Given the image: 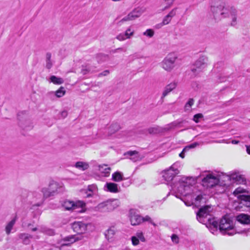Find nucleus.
I'll list each match as a JSON object with an SVG mask.
<instances>
[{
    "label": "nucleus",
    "mask_w": 250,
    "mask_h": 250,
    "mask_svg": "<svg viewBox=\"0 0 250 250\" xmlns=\"http://www.w3.org/2000/svg\"><path fill=\"white\" fill-rule=\"evenodd\" d=\"M175 164L171 166L169 169L165 170L163 177L167 181V185H170L172 188H177L178 192L186 196L190 193V187L192 185L193 180L189 177H182L177 175L179 171L175 167Z\"/></svg>",
    "instance_id": "f257e3e1"
},
{
    "label": "nucleus",
    "mask_w": 250,
    "mask_h": 250,
    "mask_svg": "<svg viewBox=\"0 0 250 250\" xmlns=\"http://www.w3.org/2000/svg\"><path fill=\"white\" fill-rule=\"evenodd\" d=\"M212 209L211 206L206 205L201 207L196 213V218L200 223L205 224L211 230L216 231L219 228L218 221L214 217L208 218V216L210 215Z\"/></svg>",
    "instance_id": "f03ea898"
},
{
    "label": "nucleus",
    "mask_w": 250,
    "mask_h": 250,
    "mask_svg": "<svg viewBox=\"0 0 250 250\" xmlns=\"http://www.w3.org/2000/svg\"><path fill=\"white\" fill-rule=\"evenodd\" d=\"M239 201V208L243 207L247 208V210L250 211V195H240L238 196ZM237 220L243 224H250V215L247 214L241 213L237 216Z\"/></svg>",
    "instance_id": "7ed1b4c3"
},
{
    "label": "nucleus",
    "mask_w": 250,
    "mask_h": 250,
    "mask_svg": "<svg viewBox=\"0 0 250 250\" xmlns=\"http://www.w3.org/2000/svg\"><path fill=\"white\" fill-rule=\"evenodd\" d=\"M64 188L62 183H59L51 180L49 184L48 188H43L42 189L43 198L44 199L56 194L62 192Z\"/></svg>",
    "instance_id": "20e7f679"
},
{
    "label": "nucleus",
    "mask_w": 250,
    "mask_h": 250,
    "mask_svg": "<svg viewBox=\"0 0 250 250\" xmlns=\"http://www.w3.org/2000/svg\"><path fill=\"white\" fill-rule=\"evenodd\" d=\"M219 229L220 232L224 234L233 235L236 233L232 221L226 217H224L220 220Z\"/></svg>",
    "instance_id": "39448f33"
},
{
    "label": "nucleus",
    "mask_w": 250,
    "mask_h": 250,
    "mask_svg": "<svg viewBox=\"0 0 250 250\" xmlns=\"http://www.w3.org/2000/svg\"><path fill=\"white\" fill-rule=\"evenodd\" d=\"M210 10L216 21L220 20L222 18L229 16V10L225 7L224 3H222L217 6L211 5Z\"/></svg>",
    "instance_id": "423d86ee"
},
{
    "label": "nucleus",
    "mask_w": 250,
    "mask_h": 250,
    "mask_svg": "<svg viewBox=\"0 0 250 250\" xmlns=\"http://www.w3.org/2000/svg\"><path fill=\"white\" fill-rule=\"evenodd\" d=\"M208 58L205 56H202L195 62L191 68V71L195 75H197L207 66Z\"/></svg>",
    "instance_id": "0eeeda50"
},
{
    "label": "nucleus",
    "mask_w": 250,
    "mask_h": 250,
    "mask_svg": "<svg viewBox=\"0 0 250 250\" xmlns=\"http://www.w3.org/2000/svg\"><path fill=\"white\" fill-rule=\"evenodd\" d=\"M202 182L204 187L206 188H212L219 185L220 179L212 175L208 174L203 178Z\"/></svg>",
    "instance_id": "6e6552de"
},
{
    "label": "nucleus",
    "mask_w": 250,
    "mask_h": 250,
    "mask_svg": "<svg viewBox=\"0 0 250 250\" xmlns=\"http://www.w3.org/2000/svg\"><path fill=\"white\" fill-rule=\"evenodd\" d=\"M83 236L81 234L70 235L62 238L61 240L62 242H63L61 245V248L65 246H70L71 244L75 242L82 240Z\"/></svg>",
    "instance_id": "1a4fd4ad"
},
{
    "label": "nucleus",
    "mask_w": 250,
    "mask_h": 250,
    "mask_svg": "<svg viewBox=\"0 0 250 250\" xmlns=\"http://www.w3.org/2000/svg\"><path fill=\"white\" fill-rule=\"evenodd\" d=\"M130 221L132 226H136L142 223L143 217L139 214V211L131 208L129 211Z\"/></svg>",
    "instance_id": "9d476101"
},
{
    "label": "nucleus",
    "mask_w": 250,
    "mask_h": 250,
    "mask_svg": "<svg viewBox=\"0 0 250 250\" xmlns=\"http://www.w3.org/2000/svg\"><path fill=\"white\" fill-rule=\"evenodd\" d=\"M176 58L174 54H168L162 62L163 67L167 71L171 70L174 67Z\"/></svg>",
    "instance_id": "9b49d317"
},
{
    "label": "nucleus",
    "mask_w": 250,
    "mask_h": 250,
    "mask_svg": "<svg viewBox=\"0 0 250 250\" xmlns=\"http://www.w3.org/2000/svg\"><path fill=\"white\" fill-rule=\"evenodd\" d=\"M71 229L77 233V234H83L86 230L88 224H85L81 221H75L70 224Z\"/></svg>",
    "instance_id": "f8f14e48"
},
{
    "label": "nucleus",
    "mask_w": 250,
    "mask_h": 250,
    "mask_svg": "<svg viewBox=\"0 0 250 250\" xmlns=\"http://www.w3.org/2000/svg\"><path fill=\"white\" fill-rule=\"evenodd\" d=\"M118 200L115 199L112 200H107L99 204V208H104V211H112L116 208L118 206Z\"/></svg>",
    "instance_id": "ddd939ff"
},
{
    "label": "nucleus",
    "mask_w": 250,
    "mask_h": 250,
    "mask_svg": "<svg viewBox=\"0 0 250 250\" xmlns=\"http://www.w3.org/2000/svg\"><path fill=\"white\" fill-rule=\"evenodd\" d=\"M142 11L140 8H136L130 12L126 16L123 18L120 22L134 20L139 17L142 14Z\"/></svg>",
    "instance_id": "4468645a"
},
{
    "label": "nucleus",
    "mask_w": 250,
    "mask_h": 250,
    "mask_svg": "<svg viewBox=\"0 0 250 250\" xmlns=\"http://www.w3.org/2000/svg\"><path fill=\"white\" fill-rule=\"evenodd\" d=\"M104 189L108 192L118 193L120 191V187L115 183L107 182L104 186Z\"/></svg>",
    "instance_id": "2eb2a0df"
},
{
    "label": "nucleus",
    "mask_w": 250,
    "mask_h": 250,
    "mask_svg": "<svg viewBox=\"0 0 250 250\" xmlns=\"http://www.w3.org/2000/svg\"><path fill=\"white\" fill-rule=\"evenodd\" d=\"M226 178L228 180L232 181V183H237V184H241L246 182V180L242 177V175H237L236 173H233L230 175H227Z\"/></svg>",
    "instance_id": "dca6fc26"
},
{
    "label": "nucleus",
    "mask_w": 250,
    "mask_h": 250,
    "mask_svg": "<svg viewBox=\"0 0 250 250\" xmlns=\"http://www.w3.org/2000/svg\"><path fill=\"white\" fill-rule=\"evenodd\" d=\"M177 83L175 82L171 83L167 85L165 87L164 90L163 92L161 99H163L166 96H167L171 91L174 89L177 86Z\"/></svg>",
    "instance_id": "f3484780"
},
{
    "label": "nucleus",
    "mask_w": 250,
    "mask_h": 250,
    "mask_svg": "<svg viewBox=\"0 0 250 250\" xmlns=\"http://www.w3.org/2000/svg\"><path fill=\"white\" fill-rule=\"evenodd\" d=\"M19 238L24 245H28L31 242V239L33 238V236L28 233H22L19 234Z\"/></svg>",
    "instance_id": "a211bd4d"
},
{
    "label": "nucleus",
    "mask_w": 250,
    "mask_h": 250,
    "mask_svg": "<svg viewBox=\"0 0 250 250\" xmlns=\"http://www.w3.org/2000/svg\"><path fill=\"white\" fill-rule=\"evenodd\" d=\"M197 192L198 194H196L195 192L193 193V195L192 197L194 199V204L196 206H199L201 202L203 200H205L203 198V195L201 191H198Z\"/></svg>",
    "instance_id": "6ab92c4d"
},
{
    "label": "nucleus",
    "mask_w": 250,
    "mask_h": 250,
    "mask_svg": "<svg viewBox=\"0 0 250 250\" xmlns=\"http://www.w3.org/2000/svg\"><path fill=\"white\" fill-rule=\"evenodd\" d=\"M20 113L18 114V119L20 121L19 123V126L22 128L23 130H31L33 128V125L30 124V122L28 120H26L25 121V123L26 125H24L22 122H21L20 119Z\"/></svg>",
    "instance_id": "aec40b11"
},
{
    "label": "nucleus",
    "mask_w": 250,
    "mask_h": 250,
    "mask_svg": "<svg viewBox=\"0 0 250 250\" xmlns=\"http://www.w3.org/2000/svg\"><path fill=\"white\" fill-rule=\"evenodd\" d=\"M61 205L65 210H69L74 209V201L65 200L62 201Z\"/></svg>",
    "instance_id": "412c9836"
},
{
    "label": "nucleus",
    "mask_w": 250,
    "mask_h": 250,
    "mask_svg": "<svg viewBox=\"0 0 250 250\" xmlns=\"http://www.w3.org/2000/svg\"><path fill=\"white\" fill-rule=\"evenodd\" d=\"M96 59L99 63H101L107 61L109 59V56L108 55L100 53L96 54Z\"/></svg>",
    "instance_id": "4be33fe9"
},
{
    "label": "nucleus",
    "mask_w": 250,
    "mask_h": 250,
    "mask_svg": "<svg viewBox=\"0 0 250 250\" xmlns=\"http://www.w3.org/2000/svg\"><path fill=\"white\" fill-rule=\"evenodd\" d=\"M17 215H15V217L6 225L5 227V231L7 234H9L11 233V230L17 221Z\"/></svg>",
    "instance_id": "5701e85b"
},
{
    "label": "nucleus",
    "mask_w": 250,
    "mask_h": 250,
    "mask_svg": "<svg viewBox=\"0 0 250 250\" xmlns=\"http://www.w3.org/2000/svg\"><path fill=\"white\" fill-rule=\"evenodd\" d=\"M124 179L123 174L120 171H116L112 175V180L114 182H119Z\"/></svg>",
    "instance_id": "b1692460"
},
{
    "label": "nucleus",
    "mask_w": 250,
    "mask_h": 250,
    "mask_svg": "<svg viewBox=\"0 0 250 250\" xmlns=\"http://www.w3.org/2000/svg\"><path fill=\"white\" fill-rule=\"evenodd\" d=\"M110 170L111 168L109 167H107V165H104L102 166H99V170L102 173H104L103 176L104 177H107L109 175Z\"/></svg>",
    "instance_id": "393cba45"
},
{
    "label": "nucleus",
    "mask_w": 250,
    "mask_h": 250,
    "mask_svg": "<svg viewBox=\"0 0 250 250\" xmlns=\"http://www.w3.org/2000/svg\"><path fill=\"white\" fill-rule=\"evenodd\" d=\"M75 167L80 169L85 170L88 169L89 165L86 163L79 161L76 163Z\"/></svg>",
    "instance_id": "a878e982"
},
{
    "label": "nucleus",
    "mask_w": 250,
    "mask_h": 250,
    "mask_svg": "<svg viewBox=\"0 0 250 250\" xmlns=\"http://www.w3.org/2000/svg\"><path fill=\"white\" fill-rule=\"evenodd\" d=\"M120 128V125L117 123L112 124L109 127L108 130L109 132L111 134L114 133L115 132L118 131Z\"/></svg>",
    "instance_id": "bb28decb"
},
{
    "label": "nucleus",
    "mask_w": 250,
    "mask_h": 250,
    "mask_svg": "<svg viewBox=\"0 0 250 250\" xmlns=\"http://www.w3.org/2000/svg\"><path fill=\"white\" fill-rule=\"evenodd\" d=\"M50 80L51 82L55 84H61L64 82L62 78L57 77L54 75L51 76L50 77Z\"/></svg>",
    "instance_id": "cd10ccee"
},
{
    "label": "nucleus",
    "mask_w": 250,
    "mask_h": 250,
    "mask_svg": "<svg viewBox=\"0 0 250 250\" xmlns=\"http://www.w3.org/2000/svg\"><path fill=\"white\" fill-rule=\"evenodd\" d=\"M230 14L232 17V21L231 22V26H235L236 24V13L237 11L235 8L231 7L230 10Z\"/></svg>",
    "instance_id": "c85d7f7f"
},
{
    "label": "nucleus",
    "mask_w": 250,
    "mask_h": 250,
    "mask_svg": "<svg viewBox=\"0 0 250 250\" xmlns=\"http://www.w3.org/2000/svg\"><path fill=\"white\" fill-rule=\"evenodd\" d=\"M51 53L47 52L46 54V68L48 69H50L53 65V64L51 62Z\"/></svg>",
    "instance_id": "c756f323"
},
{
    "label": "nucleus",
    "mask_w": 250,
    "mask_h": 250,
    "mask_svg": "<svg viewBox=\"0 0 250 250\" xmlns=\"http://www.w3.org/2000/svg\"><path fill=\"white\" fill-rule=\"evenodd\" d=\"M85 206V203L83 201L78 200L75 202H74V209L80 208H81V210L80 211L81 212Z\"/></svg>",
    "instance_id": "7c9ffc66"
},
{
    "label": "nucleus",
    "mask_w": 250,
    "mask_h": 250,
    "mask_svg": "<svg viewBox=\"0 0 250 250\" xmlns=\"http://www.w3.org/2000/svg\"><path fill=\"white\" fill-rule=\"evenodd\" d=\"M114 234L115 231L112 228L108 229L104 232L105 237L107 240L112 238Z\"/></svg>",
    "instance_id": "2f4dec72"
},
{
    "label": "nucleus",
    "mask_w": 250,
    "mask_h": 250,
    "mask_svg": "<svg viewBox=\"0 0 250 250\" xmlns=\"http://www.w3.org/2000/svg\"><path fill=\"white\" fill-rule=\"evenodd\" d=\"M65 93V90L63 87L61 86L54 93V95L58 98L62 97Z\"/></svg>",
    "instance_id": "473e14b6"
},
{
    "label": "nucleus",
    "mask_w": 250,
    "mask_h": 250,
    "mask_svg": "<svg viewBox=\"0 0 250 250\" xmlns=\"http://www.w3.org/2000/svg\"><path fill=\"white\" fill-rule=\"evenodd\" d=\"M42 231L46 235L49 236L54 235L55 234V231L52 229L47 228H43L42 229Z\"/></svg>",
    "instance_id": "72a5a7b5"
},
{
    "label": "nucleus",
    "mask_w": 250,
    "mask_h": 250,
    "mask_svg": "<svg viewBox=\"0 0 250 250\" xmlns=\"http://www.w3.org/2000/svg\"><path fill=\"white\" fill-rule=\"evenodd\" d=\"M244 192H246V190L239 187L235 189L233 192V194L235 196L237 195L238 197L239 195H241L240 194Z\"/></svg>",
    "instance_id": "f704fd0d"
},
{
    "label": "nucleus",
    "mask_w": 250,
    "mask_h": 250,
    "mask_svg": "<svg viewBox=\"0 0 250 250\" xmlns=\"http://www.w3.org/2000/svg\"><path fill=\"white\" fill-rule=\"evenodd\" d=\"M154 34V32L152 29H147L145 32H144L143 35L149 38H151L153 36Z\"/></svg>",
    "instance_id": "c9c22d12"
},
{
    "label": "nucleus",
    "mask_w": 250,
    "mask_h": 250,
    "mask_svg": "<svg viewBox=\"0 0 250 250\" xmlns=\"http://www.w3.org/2000/svg\"><path fill=\"white\" fill-rule=\"evenodd\" d=\"M193 103L194 100L192 98L189 99L185 106V110L189 109L193 105Z\"/></svg>",
    "instance_id": "e433bc0d"
},
{
    "label": "nucleus",
    "mask_w": 250,
    "mask_h": 250,
    "mask_svg": "<svg viewBox=\"0 0 250 250\" xmlns=\"http://www.w3.org/2000/svg\"><path fill=\"white\" fill-rule=\"evenodd\" d=\"M178 7H175L172 9L167 14L171 19L174 17L177 13Z\"/></svg>",
    "instance_id": "4c0bfd02"
},
{
    "label": "nucleus",
    "mask_w": 250,
    "mask_h": 250,
    "mask_svg": "<svg viewBox=\"0 0 250 250\" xmlns=\"http://www.w3.org/2000/svg\"><path fill=\"white\" fill-rule=\"evenodd\" d=\"M203 118V115L201 113H198L194 115L193 120L196 122L198 123L200 119Z\"/></svg>",
    "instance_id": "58836bf2"
},
{
    "label": "nucleus",
    "mask_w": 250,
    "mask_h": 250,
    "mask_svg": "<svg viewBox=\"0 0 250 250\" xmlns=\"http://www.w3.org/2000/svg\"><path fill=\"white\" fill-rule=\"evenodd\" d=\"M165 1L167 2V5L162 9V11L169 9L174 2L173 0H165Z\"/></svg>",
    "instance_id": "ea45409f"
},
{
    "label": "nucleus",
    "mask_w": 250,
    "mask_h": 250,
    "mask_svg": "<svg viewBox=\"0 0 250 250\" xmlns=\"http://www.w3.org/2000/svg\"><path fill=\"white\" fill-rule=\"evenodd\" d=\"M172 19H171L167 15L164 17L163 20V24L167 25L171 21Z\"/></svg>",
    "instance_id": "a19ab883"
},
{
    "label": "nucleus",
    "mask_w": 250,
    "mask_h": 250,
    "mask_svg": "<svg viewBox=\"0 0 250 250\" xmlns=\"http://www.w3.org/2000/svg\"><path fill=\"white\" fill-rule=\"evenodd\" d=\"M125 35H127V33H121L116 37V39L121 41H124L125 39H127V38H126Z\"/></svg>",
    "instance_id": "79ce46f5"
},
{
    "label": "nucleus",
    "mask_w": 250,
    "mask_h": 250,
    "mask_svg": "<svg viewBox=\"0 0 250 250\" xmlns=\"http://www.w3.org/2000/svg\"><path fill=\"white\" fill-rule=\"evenodd\" d=\"M136 237L138 238V240H140L142 242H145L146 241L145 238L144 236L143 233L141 232H137L136 233Z\"/></svg>",
    "instance_id": "37998d69"
},
{
    "label": "nucleus",
    "mask_w": 250,
    "mask_h": 250,
    "mask_svg": "<svg viewBox=\"0 0 250 250\" xmlns=\"http://www.w3.org/2000/svg\"><path fill=\"white\" fill-rule=\"evenodd\" d=\"M138 154V152H137V151H128L125 153V155H128L131 157L134 156L135 155H137Z\"/></svg>",
    "instance_id": "c03bdc74"
},
{
    "label": "nucleus",
    "mask_w": 250,
    "mask_h": 250,
    "mask_svg": "<svg viewBox=\"0 0 250 250\" xmlns=\"http://www.w3.org/2000/svg\"><path fill=\"white\" fill-rule=\"evenodd\" d=\"M132 243L134 246H136L139 243L138 238L135 236H132L131 237Z\"/></svg>",
    "instance_id": "a18cd8bd"
},
{
    "label": "nucleus",
    "mask_w": 250,
    "mask_h": 250,
    "mask_svg": "<svg viewBox=\"0 0 250 250\" xmlns=\"http://www.w3.org/2000/svg\"><path fill=\"white\" fill-rule=\"evenodd\" d=\"M171 240L173 242L178 244L179 243V237L177 235L173 234L171 236Z\"/></svg>",
    "instance_id": "49530a36"
},
{
    "label": "nucleus",
    "mask_w": 250,
    "mask_h": 250,
    "mask_svg": "<svg viewBox=\"0 0 250 250\" xmlns=\"http://www.w3.org/2000/svg\"><path fill=\"white\" fill-rule=\"evenodd\" d=\"M148 131L150 134H156L158 132V130L156 127H150L148 128Z\"/></svg>",
    "instance_id": "de8ad7c7"
},
{
    "label": "nucleus",
    "mask_w": 250,
    "mask_h": 250,
    "mask_svg": "<svg viewBox=\"0 0 250 250\" xmlns=\"http://www.w3.org/2000/svg\"><path fill=\"white\" fill-rule=\"evenodd\" d=\"M119 51H123L125 52L126 49H124L123 47H119V48H116L114 50H111V51H110V52L112 53H115L118 52Z\"/></svg>",
    "instance_id": "09e8293b"
},
{
    "label": "nucleus",
    "mask_w": 250,
    "mask_h": 250,
    "mask_svg": "<svg viewBox=\"0 0 250 250\" xmlns=\"http://www.w3.org/2000/svg\"><path fill=\"white\" fill-rule=\"evenodd\" d=\"M109 74V71L108 70H105L103 72L99 73L98 74V77H101V76H105L108 75Z\"/></svg>",
    "instance_id": "8fccbe9b"
},
{
    "label": "nucleus",
    "mask_w": 250,
    "mask_h": 250,
    "mask_svg": "<svg viewBox=\"0 0 250 250\" xmlns=\"http://www.w3.org/2000/svg\"><path fill=\"white\" fill-rule=\"evenodd\" d=\"M90 69L89 68L87 67V66H85V68H83L81 70V72L83 75H85L87 73H88L90 71Z\"/></svg>",
    "instance_id": "3c124183"
},
{
    "label": "nucleus",
    "mask_w": 250,
    "mask_h": 250,
    "mask_svg": "<svg viewBox=\"0 0 250 250\" xmlns=\"http://www.w3.org/2000/svg\"><path fill=\"white\" fill-rule=\"evenodd\" d=\"M125 33H127V35H125L126 38H127V39L130 38V36H131L133 35V32H131V30L130 28H128L126 30Z\"/></svg>",
    "instance_id": "603ef678"
},
{
    "label": "nucleus",
    "mask_w": 250,
    "mask_h": 250,
    "mask_svg": "<svg viewBox=\"0 0 250 250\" xmlns=\"http://www.w3.org/2000/svg\"><path fill=\"white\" fill-rule=\"evenodd\" d=\"M96 189V187L94 185H90L88 187V190L92 193Z\"/></svg>",
    "instance_id": "864d4df0"
},
{
    "label": "nucleus",
    "mask_w": 250,
    "mask_h": 250,
    "mask_svg": "<svg viewBox=\"0 0 250 250\" xmlns=\"http://www.w3.org/2000/svg\"><path fill=\"white\" fill-rule=\"evenodd\" d=\"M223 64H224V63L222 62H218L217 63H216L214 65V67L218 69V68L222 67L223 65Z\"/></svg>",
    "instance_id": "5fc2aeb1"
},
{
    "label": "nucleus",
    "mask_w": 250,
    "mask_h": 250,
    "mask_svg": "<svg viewBox=\"0 0 250 250\" xmlns=\"http://www.w3.org/2000/svg\"><path fill=\"white\" fill-rule=\"evenodd\" d=\"M33 225L32 224L29 223L28 224L27 227L29 229H31L32 231H35L37 230L38 229L37 228H33Z\"/></svg>",
    "instance_id": "6e6d98bb"
},
{
    "label": "nucleus",
    "mask_w": 250,
    "mask_h": 250,
    "mask_svg": "<svg viewBox=\"0 0 250 250\" xmlns=\"http://www.w3.org/2000/svg\"><path fill=\"white\" fill-rule=\"evenodd\" d=\"M199 145L198 143L197 142H194L192 144H190L188 145V146L189 147V148H195L196 146Z\"/></svg>",
    "instance_id": "4d7b16f0"
},
{
    "label": "nucleus",
    "mask_w": 250,
    "mask_h": 250,
    "mask_svg": "<svg viewBox=\"0 0 250 250\" xmlns=\"http://www.w3.org/2000/svg\"><path fill=\"white\" fill-rule=\"evenodd\" d=\"M143 220H142V222H144L145 221L151 222V220L150 217L148 215H146L145 217H143Z\"/></svg>",
    "instance_id": "13d9d810"
},
{
    "label": "nucleus",
    "mask_w": 250,
    "mask_h": 250,
    "mask_svg": "<svg viewBox=\"0 0 250 250\" xmlns=\"http://www.w3.org/2000/svg\"><path fill=\"white\" fill-rule=\"evenodd\" d=\"M61 116L63 118H64L67 116V111L66 110H63L61 112Z\"/></svg>",
    "instance_id": "bf43d9fd"
},
{
    "label": "nucleus",
    "mask_w": 250,
    "mask_h": 250,
    "mask_svg": "<svg viewBox=\"0 0 250 250\" xmlns=\"http://www.w3.org/2000/svg\"><path fill=\"white\" fill-rule=\"evenodd\" d=\"M165 25V24H163V22L161 23H160L159 24H157L155 25V28L157 29H160L163 26Z\"/></svg>",
    "instance_id": "052dcab7"
},
{
    "label": "nucleus",
    "mask_w": 250,
    "mask_h": 250,
    "mask_svg": "<svg viewBox=\"0 0 250 250\" xmlns=\"http://www.w3.org/2000/svg\"><path fill=\"white\" fill-rule=\"evenodd\" d=\"M43 201H44V200L42 199L40 202H39L38 203H37L36 204H35L33 206H34L39 207V206H41L42 204Z\"/></svg>",
    "instance_id": "680f3d73"
},
{
    "label": "nucleus",
    "mask_w": 250,
    "mask_h": 250,
    "mask_svg": "<svg viewBox=\"0 0 250 250\" xmlns=\"http://www.w3.org/2000/svg\"><path fill=\"white\" fill-rule=\"evenodd\" d=\"M246 147L247 152L250 155V145H246Z\"/></svg>",
    "instance_id": "e2e57ef3"
},
{
    "label": "nucleus",
    "mask_w": 250,
    "mask_h": 250,
    "mask_svg": "<svg viewBox=\"0 0 250 250\" xmlns=\"http://www.w3.org/2000/svg\"><path fill=\"white\" fill-rule=\"evenodd\" d=\"M189 149H190L189 147L188 146H186V147H185L183 148V152H186L188 151V150H189Z\"/></svg>",
    "instance_id": "0e129e2a"
},
{
    "label": "nucleus",
    "mask_w": 250,
    "mask_h": 250,
    "mask_svg": "<svg viewBox=\"0 0 250 250\" xmlns=\"http://www.w3.org/2000/svg\"><path fill=\"white\" fill-rule=\"evenodd\" d=\"M185 152H183V150H182L179 155L181 158H184L185 157Z\"/></svg>",
    "instance_id": "69168bd1"
},
{
    "label": "nucleus",
    "mask_w": 250,
    "mask_h": 250,
    "mask_svg": "<svg viewBox=\"0 0 250 250\" xmlns=\"http://www.w3.org/2000/svg\"><path fill=\"white\" fill-rule=\"evenodd\" d=\"M239 142V141L236 140H232L231 142L232 144H238Z\"/></svg>",
    "instance_id": "338daca9"
},
{
    "label": "nucleus",
    "mask_w": 250,
    "mask_h": 250,
    "mask_svg": "<svg viewBox=\"0 0 250 250\" xmlns=\"http://www.w3.org/2000/svg\"><path fill=\"white\" fill-rule=\"evenodd\" d=\"M183 123V121L182 122H178V121H176L174 123V124H175V125L176 126H180V124Z\"/></svg>",
    "instance_id": "774afa93"
}]
</instances>
